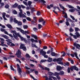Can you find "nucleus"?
Instances as JSON below:
<instances>
[{
  "mask_svg": "<svg viewBox=\"0 0 80 80\" xmlns=\"http://www.w3.org/2000/svg\"><path fill=\"white\" fill-rule=\"evenodd\" d=\"M17 70L18 71V73L20 77H22V69L20 68V65L18 64H17Z\"/></svg>",
  "mask_w": 80,
  "mask_h": 80,
  "instance_id": "f257e3e1",
  "label": "nucleus"
},
{
  "mask_svg": "<svg viewBox=\"0 0 80 80\" xmlns=\"http://www.w3.org/2000/svg\"><path fill=\"white\" fill-rule=\"evenodd\" d=\"M6 42H7V44H8V45H10L11 46H12V47H14V46H15V45L14 43H12V40L11 39L6 40Z\"/></svg>",
  "mask_w": 80,
  "mask_h": 80,
  "instance_id": "f03ea898",
  "label": "nucleus"
},
{
  "mask_svg": "<svg viewBox=\"0 0 80 80\" xmlns=\"http://www.w3.org/2000/svg\"><path fill=\"white\" fill-rule=\"evenodd\" d=\"M23 11H22V12H20L19 13V17H23V18H26V14L24 13V14H23Z\"/></svg>",
  "mask_w": 80,
  "mask_h": 80,
  "instance_id": "7ed1b4c3",
  "label": "nucleus"
},
{
  "mask_svg": "<svg viewBox=\"0 0 80 80\" xmlns=\"http://www.w3.org/2000/svg\"><path fill=\"white\" fill-rule=\"evenodd\" d=\"M70 69L71 71H73V69L76 70V71H78V68H77L75 66H74L72 67H71Z\"/></svg>",
  "mask_w": 80,
  "mask_h": 80,
  "instance_id": "20e7f679",
  "label": "nucleus"
},
{
  "mask_svg": "<svg viewBox=\"0 0 80 80\" xmlns=\"http://www.w3.org/2000/svg\"><path fill=\"white\" fill-rule=\"evenodd\" d=\"M74 55L75 56V57H76V58H77L78 60H80V59H79V58H78V56H77V52H74L73 54H71V56L73 58L74 57Z\"/></svg>",
  "mask_w": 80,
  "mask_h": 80,
  "instance_id": "39448f33",
  "label": "nucleus"
},
{
  "mask_svg": "<svg viewBox=\"0 0 80 80\" xmlns=\"http://www.w3.org/2000/svg\"><path fill=\"white\" fill-rule=\"evenodd\" d=\"M73 45L76 47V48H78V49H79L80 48V45L78 44H77L76 42L74 43Z\"/></svg>",
  "mask_w": 80,
  "mask_h": 80,
  "instance_id": "423d86ee",
  "label": "nucleus"
},
{
  "mask_svg": "<svg viewBox=\"0 0 80 80\" xmlns=\"http://www.w3.org/2000/svg\"><path fill=\"white\" fill-rule=\"evenodd\" d=\"M52 78H53L54 80H57V78H56V77L52 76H49V80H53V79H52Z\"/></svg>",
  "mask_w": 80,
  "mask_h": 80,
  "instance_id": "0eeeda50",
  "label": "nucleus"
},
{
  "mask_svg": "<svg viewBox=\"0 0 80 80\" xmlns=\"http://www.w3.org/2000/svg\"><path fill=\"white\" fill-rule=\"evenodd\" d=\"M18 37H19L20 38L21 41H23V40H24V39L23 37H22V36H21V35H20V33L18 32V35H17Z\"/></svg>",
  "mask_w": 80,
  "mask_h": 80,
  "instance_id": "6e6552de",
  "label": "nucleus"
},
{
  "mask_svg": "<svg viewBox=\"0 0 80 80\" xmlns=\"http://www.w3.org/2000/svg\"><path fill=\"white\" fill-rule=\"evenodd\" d=\"M0 42L1 43L3 44V43H4V42H5V40L4 39L0 38Z\"/></svg>",
  "mask_w": 80,
  "mask_h": 80,
  "instance_id": "1a4fd4ad",
  "label": "nucleus"
},
{
  "mask_svg": "<svg viewBox=\"0 0 80 80\" xmlns=\"http://www.w3.org/2000/svg\"><path fill=\"white\" fill-rule=\"evenodd\" d=\"M62 68L60 66H57V70L58 71H60L62 70Z\"/></svg>",
  "mask_w": 80,
  "mask_h": 80,
  "instance_id": "9d476101",
  "label": "nucleus"
},
{
  "mask_svg": "<svg viewBox=\"0 0 80 80\" xmlns=\"http://www.w3.org/2000/svg\"><path fill=\"white\" fill-rule=\"evenodd\" d=\"M10 32L11 33H13V34H15L16 35H17L18 33H17L16 32V31L15 30L13 31L12 30H11L10 31Z\"/></svg>",
  "mask_w": 80,
  "mask_h": 80,
  "instance_id": "9b49d317",
  "label": "nucleus"
},
{
  "mask_svg": "<svg viewBox=\"0 0 80 80\" xmlns=\"http://www.w3.org/2000/svg\"><path fill=\"white\" fill-rule=\"evenodd\" d=\"M48 75H50V76H55V74L51 72H48Z\"/></svg>",
  "mask_w": 80,
  "mask_h": 80,
  "instance_id": "f8f14e48",
  "label": "nucleus"
},
{
  "mask_svg": "<svg viewBox=\"0 0 80 80\" xmlns=\"http://www.w3.org/2000/svg\"><path fill=\"white\" fill-rule=\"evenodd\" d=\"M40 53H42V55L43 56L45 55H46V52L44 51H41L40 52Z\"/></svg>",
  "mask_w": 80,
  "mask_h": 80,
  "instance_id": "ddd939ff",
  "label": "nucleus"
},
{
  "mask_svg": "<svg viewBox=\"0 0 80 80\" xmlns=\"http://www.w3.org/2000/svg\"><path fill=\"white\" fill-rule=\"evenodd\" d=\"M21 51L20 49H18L17 52L16 54V55H21Z\"/></svg>",
  "mask_w": 80,
  "mask_h": 80,
  "instance_id": "4468645a",
  "label": "nucleus"
},
{
  "mask_svg": "<svg viewBox=\"0 0 80 80\" xmlns=\"http://www.w3.org/2000/svg\"><path fill=\"white\" fill-rule=\"evenodd\" d=\"M5 15H6V13L5 12H3L2 13V17L5 20H7V18H5Z\"/></svg>",
  "mask_w": 80,
  "mask_h": 80,
  "instance_id": "2eb2a0df",
  "label": "nucleus"
},
{
  "mask_svg": "<svg viewBox=\"0 0 80 80\" xmlns=\"http://www.w3.org/2000/svg\"><path fill=\"white\" fill-rule=\"evenodd\" d=\"M51 56H52V57H55V56H56V55H58L57 54L53 52H52L51 53Z\"/></svg>",
  "mask_w": 80,
  "mask_h": 80,
  "instance_id": "dca6fc26",
  "label": "nucleus"
},
{
  "mask_svg": "<svg viewBox=\"0 0 80 80\" xmlns=\"http://www.w3.org/2000/svg\"><path fill=\"white\" fill-rule=\"evenodd\" d=\"M39 1L40 2L43 3L42 5H46V4H44L46 3V2H45V1H44V0H39Z\"/></svg>",
  "mask_w": 80,
  "mask_h": 80,
  "instance_id": "f3484780",
  "label": "nucleus"
},
{
  "mask_svg": "<svg viewBox=\"0 0 80 80\" xmlns=\"http://www.w3.org/2000/svg\"><path fill=\"white\" fill-rule=\"evenodd\" d=\"M2 37H3L4 38H5V39H7V40L9 39L10 40V39H8L9 38L7 36L4 35L2 36Z\"/></svg>",
  "mask_w": 80,
  "mask_h": 80,
  "instance_id": "a211bd4d",
  "label": "nucleus"
},
{
  "mask_svg": "<svg viewBox=\"0 0 80 80\" xmlns=\"http://www.w3.org/2000/svg\"><path fill=\"white\" fill-rule=\"evenodd\" d=\"M7 26L10 29H12V26L11 24H8L7 25Z\"/></svg>",
  "mask_w": 80,
  "mask_h": 80,
  "instance_id": "6ab92c4d",
  "label": "nucleus"
},
{
  "mask_svg": "<svg viewBox=\"0 0 80 80\" xmlns=\"http://www.w3.org/2000/svg\"><path fill=\"white\" fill-rule=\"evenodd\" d=\"M24 47H25V44H21L19 48H20V49H22Z\"/></svg>",
  "mask_w": 80,
  "mask_h": 80,
  "instance_id": "aec40b11",
  "label": "nucleus"
},
{
  "mask_svg": "<svg viewBox=\"0 0 80 80\" xmlns=\"http://www.w3.org/2000/svg\"><path fill=\"white\" fill-rule=\"evenodd\" d=\"M18 4L17 3H15L13 5L12 7V8H16V7H17L18 6Z\"/></svg>",
  "mask_w": 80,
  "mask_h": 80,
  "instance_id": "412c9836",
  "label": "nucleus"
},
{
  "mask_svg": "<svg viewBox=\"0 0 80 80\" xmlns=\"http://www.w3.org/2000/svg\"><path fill=\"white\" fill-rule=\"evenodd\" d=\"M18 8L19 9V10L20 12H22V10L21 9V6L20 5H19L18 6Z\"/></svg>",
  "mask_w": 80,
  "mask_h": 80,
  "instance_id": "4be33fe9",
  "label": "nucleus"
},
{
  "mask_svg": "<svg viewBox=\"0 0 80 80\" xmlns=\"http://www.w3.org/2000/svg\"><path fill=\"white\" fill-rule=\"evenodd\" d=\"M59 73V75H64V73H65L63 71H60Z\"/></svg>",
  "mask_w": 80,
  "mask_h": 80,
  "instance_id": "5701e85b",
  "label": "nucleus"
},
{
  "mask_svg": "<svg viewBox=\"0 0 80 80\" xmlns=\"http://www.w3.org/2000/svg\"><path fill=\"white\" fill-rule=\"evenodd\" d=\"M32 37H33V38H34L35 39H36V40H38V39L37 38V36L36 35L32 34Z\"/></svg>",
  "mask_w": 80,
  "mask_h": 80,
  "instance_id": "b1692460",
  "label": "nucleus"
},
{
  "mask_svg": "<svg viewBox=\"0 0 80 80\" xmlns=\"http://www.w3.org/2000/svg\"><path fill=\"white\" fill-rule=\"evenodd\" d=\"M75 34L76 35L78 38L80 37V34L78 32H77L75 33Z\"/></svg>",
  "mask_w": 80,
  "mask_h": 80,
  "instance_id": "393cba45",
  "label": "nucleus"
},
{
  "mask_svg": "<svg viewBox=\"0 0 80 80\" xmlns=\"http://www.w3.org/2000/svg\"><path fill=\"white\" fill-rule=\"evenodd\" d=\"M63 60V58H59L57 59V62H61Z\"/></svg>",
  "mask_w": 80,
  "mask_h": 80,
  "instance_id": "a878e982",
  "label": "nucleus"
},
{
  "mask_svg": "<svg viewBox=\"0 0 80 80\" xmlns=\"http://www.w3.org/2000/svg\"><path fill=\"white\" fill-rule=\"evenodd\" d=\"M31 46L32 47H35V48H38V47L37 46H36L35 44H33V43H32Z\"/></svg>",
  "mask_w": 80,
  "mask_h": 80,
  "instance_id": "bb28decb",
  "label": "nucleus"
},
{
  "mask_svg": "<svg viewBox=\"0 0 80 80\" xmlns=\"http://www.w3.org/2000/svg\"><path fill=\"white\" fill-rule=\"evenodd\" d=\"M13 22L14 23H18V21L16 19V18H13Z\"/></svg>",
  "mask_w": 80,
  "mask_h": 80,
  "instance_id": "cd10ccee",
  "label": "nucleus"
},
{
  "mask_svg": "<svg viewBox=\"0 0 80 80\" xmlns=\"http://www.w3.org/2000/svg\"><path fill=\"white\" fill-rule=\"evenodd\" d=\"M69 12H73L74 11H75V8L69 9Z\"/></svg>",
  "mask_w": 80,
  "mask_h": 80,
  "instance_id": "c85d7f7f",
  "label": "nucleus"
},
{
  "mask_svg": "<svg viewBox=\"0 0 80 80\" xmlns=\"http://www.w3.org/2000/svg\"><path fill=\"white\" fill-rule=\"evenodd\" d=\"M46 61H47V60L45 59L41 60L40 62V63H42L43 62H46Z\"/></svg>",
  "mask_w": 80,
  "mask_h": 80,
  "instance_id": "c756f323",
  "label": "nucleus"
},
{
  "mask_svg": "<svg viewBox=\"0 0 80 80\" xmlns=\"http://www.w3.org/2000/svg\"><path fill=\"white\" fill-rule=\"evenodd\" d=\"M59 6L61 8H62V10H65V8L63 7V6H62V4H59Z\"/></svg>",
  "mask_w": 80,
  "mask_h": 80,
  "instance_id": "7c9ffc66",
  "label": "nucleus"
},
{
  "mask_svg": "<svg viewBox=\"0 0 80 80\" xmlns=\"http://www.w3.org/2000/svg\"><path fill=\"white\" fill-rule=\"evenodd\" d=\"M32 2L30 1H28V5L30 7V8H31V7H30V5L32 4Z\"/></svg>",
  "mask_w": 80,
  "mask_h": 80,
  "instance_id": "2f4dec72",
  "label": "nucleus"
},
{
  "mask_svg": "<svg viewBox=\"0 0 80 80\" xmlns=\"http://www.w3.org/2000/svg\"><path fill=\"white\" fill-rule=\"evenodd\" d=\"M27 34H29V33H30V32H29V31H28V30L27 31H25L24 34L25 35H27Z\"/></svg>",
  "mask_w": 80,
  "mask_h": 80,
  "instance_id": "473e14b6",
  "label": "nucleus"
},
{
  "mask_svg": "<svg viewBox=\"0 0 80 80\" xmlns=\"http://www.w3.org/2000/svg\"><path fill=\"white\" fill-rule=\"evenodd\" d=\"M52 61V58H48V62H51Z\"/></svg>",
  "mask_w": 80,
  "mask_h": 80,
  "instance_id": "72a5a7b5",
  "label": "nucleus"
},
{
  "mask_svg": "<svg viewBox=\"0 0 80 80\" xmlns=\"http://www.w3.org/2000/svg\"><path fill=\"white\" fill-rule=\"evenodd\" d=\"M18 26H20L22 25V22H18Z\"/></svg>",
  "mask_w": 80,
  "mask_h": 80,
  "instance_id": "f704fd0d",
  "label": "nucleus"
},
{
  "mask_svg": "<svg viewBox=\"0 0 80 80\" xmlns=\"http://www.w3.org/2000/svg\"><path fill=\"white\" fill-rule=\"evenodd\" d=\"M16 28H17V31H18L19 32H20L21 30H22V28H20L16 27Z\"/></svg>",
  "mask_w": 80,
  "mask_h": 80,
  "instance_id": "c9c22d12",
  "label": "nucleus"
},
{
  "mask_svg": "<svg viewBox=\"0 0 80 80\" xmlns=\"http://www.w3.org/2000/svg\"><path fill=\"white\" fill-rule=\"evenodd\" d=\"M20 32L23 35H24V34H25V31L23 30V29H21V31H20Z\"/></svg>",
  "mask_w": 80,
  "mask_h": 80,
  "instance_id": "e433bc0d",
  "label": "nucleus"
},
{
  "mask_svg": "<svg viewBox=\"0 0 80 80\" xmlns=\"http://www.w3.org/2000/svg\"><path fill=\"white\" fill-rule=\"evenodd\" d=\"M23 28L24 29H27V28H28V26L27 25H24L23 26Z\"/></svg>",
  "mask_w": 80,
  "mask_h": 80,
  "instance_id": "4c0bfd02",
  "label": "nucleus"
},
{
  "mask_svg": "<svg viewBox=\"0 0 80 80\" xmlns=\"http://www.w3.org/2000/svg\"><path fill=\"white\" fill-rule=\"evenodd\" d=\"M26 56L27 58H30V56L28 54H26Z\"/></svg>",
  "mask_w": 80,
  "mask_h": 80,
  "instance_id": "58836bf2",
  "label": "nucleus"
},
{
  "mask_svg": "<svg viewBox=\"0 0 80 80\" xmlns=\"http://www.w3.org/2000/svg\"><path fill=\"white\" fill-rule=\"evenodd\" d=\"M13 36L14 38H15V39H16V40L17 39V38H18V37L17 36H18V35H15L14 34H13Z\"/></svg>",
  "mask_w": 80,
  "mask_h": 80,
  "instance_id": "ea45409f",
  "label": "nucleus"
},
{
  "mask_svg": "<svg viewBox=\"0 0 80 80\" xmlns=\"http://www.w3.org/2000/svg\"><path fill=\"white\" fill-rule=\"evenodd\" d=\"M13 14L16 15L17 14V12L16 10H14L13 11Z\"/></svg>",
  "mask_w": 80,
  "mask_h": 80,
  "instance_id": "a19ab883",
  "label": "nucleus"
},
{
  "mask_svg": "<svg viewBox=\"0 0 80 80\" xmlns=\"http://www.w3.org/2000/svg\"><path fill=\"white\" fill-rule=\"evenodd\" d=\"M43 19L42 18H41L39 19L38 22H43Z\"/></svg>",
  "mask_w": 80,
  "mask_h": 80,
  "instance_id": "79ce46f5",
  "label": "nucleus"
},
{
  "mask_svg": "<svg viewBox=\"0 0 80 80\" xmlns=\"http://www.w3.org/2000/svg\"><path fill=\"white\" fill-rule=\"evenodd\" d=\"M27 66H28V65H27V64H26L25 67V68H26V69H27V70H30V68H28L27 67Z\"/></svg>",
  "mask_w": 80,
  "mask_h": 80,
  "instance_id": "37998d69",
  "label": "nucleus"
},
{
  "mask_svg": "<svg viewBox=\"0 0 80 80\" xmlns=\"http://www.w3.org/2000/svg\"><path fill=\"white\" fill-rule=\"evenodd\" d=\"M27 14L28 16H30V12L29 11H27Z\"/></svg>",
  "mask_w": 80,
  "mask_h": 80,
  "instance_id": "c03bdc74",
  "label": "nucleus"
},
{
  "mask_svg": "<svg viewBox=\"0 0 80 80\" xmlns=\"http://www.w3.org/2000/svg\"><path fill=\"white\" fill-rule=\"evenodd\" d=\"M55 75V76H56V77H57V76H59V75H60L59 73H58L57 72H55V74H54Z\"/></svg>",
  "mask_w": 80,
  "mask_h": 80,
  "instance_id": "a18cd8bd",
  "label": "nucleus"
},
{
  "mask_svg": "<svg viewBox=\"0 0 80 80\" xmlns=\"http://www.w3.org/2000/svg\"><path fill=\"white\" fill-rule=\"evenodd\" d=\"M47 34H45V33H43V37H44V38H45V37H47Z\"/></svg>",
  "mask_w": 80,
  "mask_h": 80,
  "instance_id": "49530a36",
  "label": "nucleus"
},
{
  "mask_svg": "<svg viewBox=\"0 0 80 80\" xmlns=\"http://www.w3.org/2000/svg\"><path fill=\"white\" fill-rule=\"evenodd\" d=\"M68 7L69 8H74V7L71 5H68Z\"/></svg>",
  "mask_w": 80,
  "mask_h": 80,
  "instance_id": "de8ad7c7",
  "label": "nucleus"
},
{
  "mask_svg": "<svg viewBox=\"0 0 80 80\" xmlns=\"http://www.w3.org/2000/svg\"><path fill=\"white\" fill-rule=\"evenodd\" d=\"M42 27V26L41 24H38V29H40Z\"/></svg>",
  "mask_w": 80,
  "mask_h": 80,
  "instance_id": "09e8293b",
  "label": "nucleus"
},
{
  "mask_svg": "<svg viewBox=\"0 0 80 80\" xmlns=\"http://www.w3.org/2000/svg\"><path fill=\"white\" fill-rule=\"evenodd\" d=\"M0 4L1 5V7H3V6H4V5H5L3 2L0 3Z\"/></svg>",
  "mask_w": 80,
  "mask_h": 80,
  "instance_id": "8fccbe9b",
  "label": "nucleus"
},
{
  "mask_svg": "<svg viewBox=\"0 0 80 80\" xmlns=\"http://www.w3.org/2000/svg\"><path fill=\"white\" fill-rule=\"evenodd\" d=\"M13 20V18L12 17H10V22H12Z\"/></svg>",
  "mask_w": 80,
  "mask_h": 80,
  "instance_id": "3c124183",
  "label": "nucleus"
},
{
  "mask_svg": "<svg viewBox=\"0 0 80 80\" xmlns=\"http://www.w3.org/2000/svg\"><path fill=\"white\" fill-rule=\"evenodd\" d=\"M73 38H74V39H77V36H76V35H73Z\"/></svg>",
  "mask_w": 80,
  "mask_h": 80,
  "instance_id": "603ef678",
  "label": "nucleus"
},
{
  "mask_svg": "<svg viewBox=\"0 0 80 80\" xmlns=\"http://www.w3.org/2000/svg\"><path fill=\"white\" fill-rule=\"evenodd\" d=\"M9 6L8 5V4H6V5H5V8H9Z\"/></svg>",
  "mask_w": 80,
  "mask_h": 80,
  "instance_id": "864d4df0",
  "label": "nucleus"
},
{
  "mask_svg": "<svg viewBox=\"0 0 80 80\" xmlns=\"http://www.w3.org/2000/svg\"><path fill=\"white\" fill-rule=\"evenodd\" d=\"M38 66L40 67V68H42L43 69H44V68H43V67L42 66V65L41 64H39Z\"/></svg>",
  "mask_w": 80,
  "mask_h": 80,
  "instance_id": "5fc2aeb1",
  "label": "nucleus"
},
{
  "mask_svg": "<svg viewBox=\"0 0 80 80\" xmlns=\"http://www.w3.org/2000/svg\"><path fill=\"white\" fill-rule=\"evenodd\" d=\"M22 75H23L24 77H25V76H26V73L25 72H22Z\"/></svg>",
  "mask_w": 80,
  "mask_h": 80,
  "instance_id": "6e6d98bb",
  "label": "nucleus"
},
{
  "mask_svg": "<svg viewBox=\"0 0 80 80\" xmlns=\"http://www.w3.org/2000/svg\"><path fill=\"white\" fill-rule=\"evenodd\" d=\"M16 62H19L20 63H21V61L18 58H16Z\"/></svg>",
  "mask_w": 80,
  "mask_h": 80,
  "instance_id": "4d7b16f0",
  "label": "nucleus"
},
{
  "mask_svg": "<svg viewBox=\"0 0 80 80\" xmlns=\"http://www.w3.org/2000/svg\"><path fill=\"white\" fill-rule=\"evenodd\" d=\"M1 46H2V47H4V46H5V47H7V46L6 45V44H3L1 43V44L0 45Z\"/></svg>",
  "mask_w": 80,
  "mask_h": 80,
  "instance_id": "13d9d810",
  "label": "nucleus"
},
{
  "mask_svg": "<svg viewBox=\"0 0 80 80\" xmlns=\"http://www.w3.org/2000/svg\"><path fill=\"white\" fill-rule=\"evenodd\" d=\"M33 30H34V31L35 32V31L38 30V29H37V28H34L33 29Z\"/></svg>",
  "mask_w": 80,
  "mask_h": 80,
  "instance_id": "bf43d9fd",
  "label": "nucleus"
},
{
  "mask_svg": "<svg viewBox=\"0 0 80 80\" xmlns=\"http://www.w3.org/2000/svg\"><path fill=\"white\" fill-rule=\"evenodd\" d=\"M79 30V29L77 28H75V32H78Z\"/></svg>",
  "mask_w": 80,
  "mask_h": 80,
  "instance_id": "052dcab7",
  "label": "nucleus"
},
{
  "mask_svg": "<svg viewBox=\"0 0 80 80\" xmlns=\"http://www.w3.org/2000/svg\"><path fill=\"white\" fill-rule=\"evenodd\" d=\"M70 32H73V29H72V28H70Z\"/></svg>",
  "mask_w": 80,
  "mask_h": 80,
  "instance_id": "680f3d73",
  "label": "nucleus"
},
{
  "mask_svg": "<svg viewBox=\"0 0 80 80\" xmlns=\"http://www.w3.org/2000/svg\"><path fill=\"white\" fill-rule=\"evenodd\" d=\"M30 61H31V62H35V63H37V61H35L33 60H30Z\"/></svg>",
  "mask_w": 80,
  "mask_h": 80,
  "instance_id": "e2e57ef3",
  "label": "nucleus"
},
{
  "mask_svg": "<svg viewBox=\"0 0 80 80\" xmlns=\"http://www.w3.org/2000/svg\"><path fill=\"white\" fill-rule=\"evenodd\" d=\"M45 69L46 70H48V71H50V69H49L48 68L45 67Z\"/></svg>",
  "mask_w": 80,
  "mask_h": 80,
  "instance_id": "0e129e2a",
  "label": "nucleus"
},
{
  "mask_svg": "<svg viewBox=\"0 0 80 80\" xmlns=\"http://www.w3.org/2000/svg\"><path fill=\"white\" fill-rule=\"evenodd\" d=\"M68 73H70V68H68Z\"/></svg>",
  "mask_w": 80,
  "mask_h": 80,
  "instance_id": "69168bd1",
  "label": "nucleus"
},
{
  "mask_svg": "<svg viewBox=\"0 0 80 80\" xmlns=\"http://www.w3.org/2000/svg\"><path fill=\"white\" fill-rule=\"evenodd\" d=\"M26 19L28 21H31V18L29 17L27 18Z\"/></svg>",
  "mask_w": 80,
  "mask_h": 80,
  "instance_id": "338daca9",
  "label": "nucleus"
},
{
  "mask_svg": "<svg viewBox=\"0 0 80 80\" xmlns=\"http://www.w3.org/2000/svg\"><path fill=\"white\" fill-rule=\"evenodd\" d=\"M58 64H60L61 65H63V62L61 61L59 62H58Z\"/></svg>",
  "mask_w": 80,
  "mask_h": 80,
  "instance_id": "774afa93",
  "label": "nucleus"
}]
</instances>
